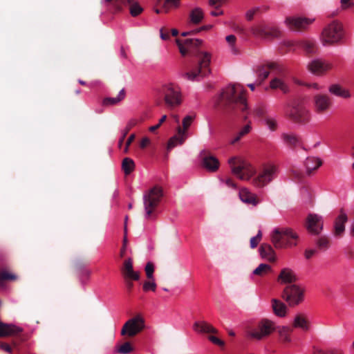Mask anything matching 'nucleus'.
<instances>
[{
	"mask_svg": "<svg viewBox=\"0 0 354 354\" xmlns=\"http://www.w3.org/2000/svg\"><path fill=\"white\" fill-rule=\"evenodd\" d=\"M328 91L330 94L342 97V98H349L351 95L350 91L348 88H346L338 84H333L330 85L328 88Z\"/></svg>",
	"mask_w": 354,
	"mask_h": 354,
	"instance_id": "nucleus-27",
	"label": "nucleus"
},
{
	"mask_svg": "<svg viewBox=\"0 0 354 354\" xmlns=\"http://www.w3.org/2000/svg\"><path fill=\"white\" fill-rule=\"evenodd\" d=\"M250 32L254 37L262 39H266L270 36L277 37L279 34V30L277 28L264 24H258L251 27Z\"/></svg>",
	"mask_w": 354,
	"mask_h": 354,
	"instance_id": "nucleus-16",
	"label": "nucleus"
},
{
	"mask_svg": "<svg viewBox=\"0 0 354 354\" xmlns=\"http://www.w3.org/2000/svg\"><path fill=\"white\" fill-rule=\"evenodd\" d=\"M22 331V328L12 324H5L0 321V337L17 335Z\"/></svg>",
	"mask_w": 354,
	"mask_h": 354,
	"instance_id": "nucleus-22",
	"label": "nucleus"
},
{
	"mask_svg": "<svg viewBox=\"0 0 354 354\" xmlns=\"http://www.w3.org/2000/svg\"><path fill=\"white\" fill-rule=\"evenodd\" d=\"M201 165L207 171L215 172L218 170L220 163L215 156H206L202 158Z\"/></svg>",
	"mask_w": 354,
	"mask_h": 354,
	"instance_id": "nucleus-23",
	"label": "nucleus"
},
{
	"mask_svg": "<svg viewBox=\"0 0 354 354\" xmlns=\"http://www.w3.org/2000/svg\"><path fill=\"white\" fill-rule=\"evenodd\" d=\"M322 217L316 214H309L307 217L306 227L308 231L313 234H318L323 229Z\"/></svg>",
	"mask_w": 354,
	"mask_h": 354,
	"instance_id": "nucleus-17",
	"label": "nucleus"
},
{
	"mask_svg": "<svg viewBox=\"0 0 354 354\" xmlns=\"http://www.w3.org/2000/svg\"><path fill=\"white\" fill-rule=\"evenodd\" d=\"M278 328V333L281 341L284 342H290L291 341L290 333L292 329L288 326H277Z\"/></svg>",
	"mask_w": 354,
	"mask_h": 354,
	"instance_id": "nucleus-34",
	"label": "nucleus"
},
{
	"mask_svg": "<svg viewBox=\"0 0 354 354\" xmlns=\"http://www.w3.org/2000/svg\"><path fill=\"white\" fill-rule=\"evenodd\" d=\"M296 280L297 277L295 272L290 268H282L277 277V281L281 284L292 283L296 281Z\"/></svg>",
	"mask_w": 354,
	"mask_h": 354,
	"instance_id": "nucleus-21",
	"label": "nucleus"
},
{
	"mask_svg": "<svg viewBox=\"0 0 354 354\" xmlns=\"http://www.w3.org/2000/svg\"><path fill=\"white\" fill-rule=\"evenodd\" d=\"M283 297L290 306H295L304 300V290L297 285H290L285 288Z\"/></svg>",
	"mask_w": 354,
	"mask_h": 354,
	"instance_id": "nucleus-12",
	"label": "nucleus"
},
{
	"mask_svg": "<svg viewBox=\"0 0 354 354\" xmlns=\"http://www.w3.org/2000/svg\"><path fill=\"white\" fill-rule=\"evenodd\" d=\"M342 10L348 9L354 6V0H340Z\"/></svg>",
	"mask_w": 354,
	"mask_h": 354,
	"instance_id": "nucleus-54",
	"label": "nucleus"
},
{
	"mask_svg": "<svg viewBox=\"0 0 354 354\" xmlns=\"http://www.w3.org/2000/svg\"><path fill=\"white\" fill-rule=\"evenodd\" d=\"M272 268L270 265L266 263H261L252 273V275H258L263 277L270 272Z\"/></svg>",
	"mask_w": 354,
	"mask_h": 354,
	"instance_id": "nucleus-41",
	"label": "nucleus"
},
{
	"mask_svg": "<svg viewBox=\"0 0 354 354\" xmlns=\"http://www.w3.org/2000/svg\"><path fill=\"white\" fill-rule=\"evenodd\" d=\"M160 37L162 40H167L169 38V35L167 33H164L162 28L160 30Z\"/></svg>",
	"mask_w": 354,
	"mask_h": 354,
	"instance_id": "nucleus-64",
	"label": "nucleus"
},
{
	"mask_svg": "<svg viewBox=\"0 0 354 354\" xmlns=\"http://www.w3.org/2000/svg\"><path fill=\"white\" fill-rule=\"evenodd\" d=\"M281 138L285 144L292 147L299 145L300 142L299 137L294 133H283Z\"/></svg>",
	"mask_w": 354,
	"mask_h": 354,
	"instance_id": "nucleus-32",
	"label": "nucleus"
},
{
	"mask_svg": "<svg viewBox=\"0 0 354 354\" xmlns=\"http://www.w3.org/2000/svg\"><path fill=\"white\" fill-rule=\"evenodd\" d=\"M190 21L194 24H199L204 17L203 10L200 8L193 9L189 15Z\"/></svg>",
	"mask_w": 354,
	"mask_h": 354,
	"instance_id": "nucleus-35",
	"label": "nucleus"
},
{
	"mask_svg": "<svg viewBox=\"0 0 354 354\" xmlns=\"http://www.w3.org/2000/svg\"><path fill=\"white\" fill-rule=\"evenodd\" d=\"M127 3L130 6L129 12L131 16L136 17L139 15L142 11V7L134 0H126Z\"/></svg>",
	"mask_w": 354,
	"mask_h": 354,
	"instance_id": "nucleus-43",
	"label": "nucleus"
},
{
	"mask_svg": "<svg viewBox=\"0 0 354 354\" xmlns=\"http://www.w3.org/2000/svg\"><path fill=\"white\" fill-rule=\"evenodd\" d=\"M232 173L241 180H249L256 173L255 167L246 160L234 156L228 160Z\"/></svg>",
	"mask_w": 354,
	"mask_h": 354,
	"instance_id": "nucleus-5",
	"label": "nucleus"
},
{
	"mask_svg": "<svg viewBox=\"0 0 354 354\" xmlns=\"http://www.w3.org/2000/svg\"><path fill=\"white\" fill-rule=\"evenodd\" d=\"M197 57L199 60L198 66L194 70L185 74L187 79L191 81H198L200 77H205L210 73L209 66L211 62V54L201 51L198 53Z\"/></svg>",
	"mask_w": 354,
	"mask_h": 354,
	"instance_id": "nucleus-6",
	"label": "nucleus"
},
{
	"mask_svg": "<svg viewBox=\"0 0 354 354\" xmlns=\"http://www.w3.org/2000/svg\"><path fill=\"white\" fill-rule=\"evenodd\" d=\"M0 348L8 353H10L12 352V348L10 346L6 343H3L0 344Z\"/></svg>",
	"mask_w": 354,
	"mask_h": 354,
	"instance_id": "nucleus-59",
	"label": "nucleus"
},
{
	"mask_svg": "<svg viewBox=\"0 0 354 354\" xmlns=\"http://www.w3.org/2000/svg\"><path fill=\"white\" fill-rule=\"evenodd\" d=\"M277 174L278 168L275 165L266 164L263 165L259 175L252 179V183L257 187H263L273 180Z\"/></svg>",
	"mask_w": 354,
	"mask_h": 354,
	"instance_id": "nucleus-8",
	"label": "nucleus"
},
{
	"mask_svg": "<svg viewBox=\"0 0 354 354\" xmlns=\"http://www.w3.org/2000/svg\"><path fill=\"white\" fill-rule=\"evenodd\" d=\"M90 271L86 268H81L79 270V277L82 282H83L84 279H87L90 275Z\"/></svg>",
	"mask_w": 354,
	"mask_h": 354,
	"instance_id": "nucleus-53",
	"label": "nucleus"
},
{
	"mask_svg": "<svg viewBox=\"0 0 354 354\" xmlns=\"http://www.w3.org/2000/svg\"><path fill=\"white\" fill-rule=\"evenodd\" d=\"M256 10V9H251L247 11V12L245 13V17L247 18L248 20H251L253 18Z\"/></svg>",
	"mask_w": 354,
	"mask_h": 354,
	"instance_id": "nucleus-60",
	"label": "nucleus"
},
{
	"mask_svg": "<svg viewBox=\"0 0 354 354\" xmlns=\"http://www.w3.org/2000/svg\"><path fill=\"white\" fill-rule=\"evenodd\" d=\"M125 97V91L124 89L122 88L118 93L117 97H106L103 104L104 105H114L122 101Z\"/></svg>",
	"mask_w": 354,
	"mask_h": 354,
	"instance_id": "nucleus-37",
	"label": "nucleus"
},
{
	"mask_svg": "<svg viewBox=\"0 0 354 354\" xmlns=\"http://www.w3.org/2000/svg\"><path fill=\"white\" fill-rule=\"evenodd\" d=\"M277 329L276 323L268 319L261 320L257 327L252 329L249 336L252 338L260 340L270 335Z\"/></svg>",
	"mask_w": 354,
	"mask_h": 354,
	"instance_id": "nucleus-9",
	"label": "nucleus"
},
{
	"mask_svg": "<svg viewBox=\"0 0 354 354\" xmlns=\"http://www.w3.org/2000/svg\"><path fill=\"white\" fill-rule=\"evenodd\" d=\"M261 236H262L261 231L259 230L257 234L251 238L250 247L252 248H254L258 245V244L261 239Z\"/></svg>",
	"mask_w": 354,
	"mask_h": 354,
	"instance_id": "nucleus-51",
	"label": "nucleus"
},
{
	"mask_svg": "<svg viewBox=\"0 0 354 354\" xmlns=\"http://www.w3.org/2000/svg\"><path fill=\"white\" fill-rule=\"evenodd\" d=\"M315 250L313 249L306 250L305 251V257L308 259L311 258L315 254Z\"/></svg>",
	"mask_w": 354,
	"mask_h": 354,
	"instance_id": "nucleus-62",
	"label": "nucleus"
},
{
	"mask_svg": "<svg viewBox=\"0 0 354 354\" xmlns=\"http://www.w3.org/2000/svg\"><path fill=\"white\" fill-rule=\"evenodd\" d=\"M239 196L243 203L248 205L256 206L259 203L255 194L251 192L249 189L246 187H243L239 190Z\"/></svg>",
	"mask_w": 354,
	"mask_h": 354,
	"instance_id": "nucleus-20",
	"label": "nucleus"
},
{
	"mask_svg": "<svg viewBox=\"0 0 354 354\" xmlns=\"http://www.w3.org/2000/svg\"><path fill=\"white\" fill-rule=\"evenodd\" d=\"M193 329L200 333H214L216 330L210 324L204 321L196 322L193 325Z\"/></svg>",
	"mask_w": 354,
	"mask_h": 354,
	"instance_id": "nucleus-29",
	"label": "nucleus"
},
{
	"mask_svg": "<svg viewBox=\"0 0 354 354\" xmlns=\"http://www.w3.org/2000/svg\"><path fill=\"white\" fill-rule=\"evenodd\" d=\"M304 165L307 174H310L322 165V161L319 157L308 156L306 158Z\"/></svg>",
	"mask_w": 354,
	"mask_h": 354,
	"instance_id": "nucleus-30",
	"label": "nucleus"
},
{
	"mask_svg": "<svg viewBox=\"0 0 354 354\" xmlns=\"http://www.w3.org/2000/svg\"><path fill=\"white\" fill-rule=\"evenodd\" d=\"M251 122H249L239 131L236 136L231 140V143L234 144L235 142H238L243 136L248 134L251 131Z\"/></svg>",
	"mask_w": 354,
	"mask_h": 354,
	"instance_id": "nucleus-42",
	"label": "nucleus"
},
{
	"mask_svg": "<svg viewBox=\"0 0 354 354\" xmlns=\"http://www.w3.org/2000/svg\"><path fill=\"white\" fill-rule=\"evenodd\" d=\"M270 86L271 88L276 89L279 88L283 93H288L289 88L288 85L279 78H274L270 81Z\"/></svg>",
	"mask_w": 354,
	"mask_h": 354,
	"instance_id": "nucleus-36",
	"label": "nucleus"
},
{
	"mask_svg": "<svg viewBox=\"0 0 354 354\" xmlns=\"http://www.w3.org/2000/svg\"><path fill=\"white\" fill-rule=\"evenodd\" d=\"M272 308L274 313L280 317H283L286 315L287 306L282 301L273 299H272Z\"/></svg>",
	"mask_w": 354,
	"mask_h": 354,
	"instance_id": "nucleus-31",
	"label": "nucleus"
},
{
	"mask_svg": "<svg viewBox=\"0 0 354 354\" xmlns=\"http://www.w3.org/2000/svg\"><path fill=\"white\" fill-rule=\"evenodd\" d=\"M316 243L319 249L326 250L328 248L329 241L326 237L322 236L317 240Z\"/></svg>",
	"mask_w": 354,
	"mask_h": 354,
	"instance_id": "nucleus-48",
	"label": "nucleus"
},
{
	"mask_svg": "<svg viewBox=\"0 0 354 354\" xmlns=\"http://www.w3.org/2000/svg\"><path fill=\"white\" fill-rule=\"evenodd\" d=\"M301 46L307 53L313 54L317 52L316 44L313 41H304Z\"/></svg>",
	"mask_w": 354,
	"mask_h": 354,
	"instance_id": "nucleus-46",
	"label": "nucleus"
},
{
	"mask_svg": "<svg viewBox=\"0 0 354 354\" xmlns=\"http://www.w3.org/2000/svg\"><path fill=\"white\" fill-rule=\"evenodd\" d=\"M179 51L183 56L186 55L192 48L200 46L203 40L199 39H187L182 42L180 39L176 40Z\"/></svg>",
	"mask_w": 354,
	"mask_h": 354,
	"instance_id": "nucleus-18",
	"label": "nucleus"
},
{
	"mask_svg": "<svg viewBox=\"0 0 354 354\" xmlns=\"http://www.w3.org/2000/svg\"><path fill=\"white\" fill-rule=\"evenodd\" d=\"M209 341H211L213 344L223 346L224 345V342L218 337L211 335L208 337Z\"/></svg>",
	"mask_w": 354,
	"mask_h": 354,
	"instance_id": "nucleus-55",
	"label": "nucleus"
},
{
	"mask_svg": "<svg viewBox=\"0 0 354 354\" xmlns=\"http://www.w3.org/2000/svg\"><path fill=\"white\" fill-rule=\"evenodd\" d=\"M149 142H150V140L148 138L145 137L140 141V147L141 148H145L149 144Z\"/></svg>",
	"mask_w": 354,
	"mask_h": 354,
	"instance_id": "nucleus-61",
	"label": "nucleus"
},
{
	"mask_svg": "<svg viewBox=\"0 0 354 354\" xmlns=\"http://www.w3.org/2000/svg\"><path fill=\"white\" fill-rule=\"evenodd\" d=\"M135 138V136L134 134H131L127 139V142H126V146H125V148H124V152H127L128 151V148H129V146L131 145V143L133 142V140H134Z\"/></svg>",
	"mask_w": 354,
	"mask_h": 354,
	"instance_id": "nucleus-58",
	"label": "nucleus"
},
{
	"mask_svg": "<svg viewBox=\"0 0 354 354\" xmlns=\"http://www.w3.org/2000/svg\"><path fill=\"white\" fill-rule=\"evenodd\" d=\"M313 354H328V351L326 352L318 347H314Z\"/></svg>",
	"mask_w": 354,
	"mask_h": 354,
	"instance_id": "nucleus-63",
	"label": "nucleus"
},
{
	"mask_svg": "<svg viewBox=\"0 0 354 354\" xmlns=\"http://www.w3.org/2000/svg\"><path fill=\"white\" fill-rule=\"evenodd\" d=\"M259 254L261 257L270 262L276 260V254L271 245L268 244H263L259 248Z\"/></svg>",
	"mask_w": 354,
	"mask_h": 354,
	"instance_id": "nucleus-28",
	"label": "nucleus"
},
{
	"mask_svg": "<svg viewBox=\"0 0 354 354\" xmlns=\"http://www.w3.org/2000/svg\"><path fill=\"white\" fill-rule=\"evenodd\" d=\"M151 281H145L143 283L142 288L143 290L147 292L149 290L155 291L156 289V283L155 282L154 279H150Z\"/></svg>",
	"mask_w": 354,
	"mask_h": 354,
	"instance_id": "nucleus-47",
	"label": "nucleus"
},
{
	"mask_svg": "<svg viewBox=\"0 0 354 354\" xmlns=\"http://www.w3.org/2000/svg\"><path fill=\"white\" fill-rule=\"evenodd\" d=\"M122 271L126 279H131L136 281L139 279L140 277L138 272H135L133 269V261L131 258H129L124 261V266Z\"/></svg>",
	"mask_w": 354,
	"mask_h": 354,
	"instance_id": "nucleus-25",
	"label": "nucleus"
},
{
	"mask_svg": "<svg viewBox=\"0 0 354 354\" xmlns=\"http://www.w3.org/2000/svg\"><path fill=\"white\" fill-rule=\"evenodd\" d=\"M153 271H154V266L152 263L148 262L145 266V272L147 277L149 279H154L153 278Z\"/></svg>",
	"mask_w": 354,
	"mask_h": 354,
	"instance_id": "nucleus-52",
	"label": "nucleus"
},
{
	"mask_svg": "<svg viewBox=\"0 0 354 354\" xmlns=\"http://www.w3.org/2000/svg\"><path fill=\"white\" fill-rule=\"evenodd\" d=\"M145 328V320L140 315H137L129 319L121 330L122 335L133 337L142 330Z\"/></svg>",
	"mask_w": 354,
	"mask_h": 354,
	"instance_id": "nucleus-11",
	"label": "nucleus"
},
{
	"mask_svg": "<svg viewBox=\"0 0 354 354\" xmlns=\"http://www.w3.org/2000/svg\"><path fill=\"white\" fill-rule=\"evenodd\" d=\"M328 354H344V351L340 347H333L328 350Z\"/></svg>",
	"mask_w": 354,
	"mask_h": 354,
	"instance_id": "nucleus-56",
	"label": "nucleus"
},
{
	"mask_svg": "<svg viewBox=\"0 0 354 354\" xmlns=\"http://www.w3.org/2000/svg\"><path fill=\"white\" fill-rule=\"evenodd\" d=\"M344 36V30L342 24L337 21H333L323 29L320 41L324 46H333L339 43Z\"/></svg>",
	"mask_w": 354,
	"mask_h": 354,
	"instance_id": "nucleus-4",
	"label": "nucleus"
},
{
	"mask_svg": "<svg viewBox=\"0 0 354 354\" xmlns=\"http://www.w3.org/2000/svg\"><path fill=\"white\" fill-rule=\"evenodd\" d=\"M246 90L240 84H230L226 86L220 94V100L225 101L233 109H237L242 112L248 109L245 97Z\"/></svg>",
	"mask_w": 354,
	"mask_h": 354,
	"instance_id": "nucleus-1",
	"label": "nucleus"
},
{
	"mask_svg": "<svg viewBox=\"0 0 354 354\" xmlns=\"http://www.w3.org/2000/svg\"><path fill=\"white\" fill-rule=\"evenodd\" d=\"M132 351V347L129 342H125L118 348V352L121 354H128Z\"/></svg>",
	"mask_w": 354,
	"mask_h": 354,
	"instance_id": "nucleus-49",
	"label": "nucleus"
},
{
	"mask_svg": "<svg viewBox=\"0 0 354 354\" xmlns=\"http://www.w3.org/2000/svg\"><path fill=\"white\" fill-rule=\"evenodd\" d=\"M225 184L228 187H230V188H232V189H236V185L232 181V179L230 178H227L225 181H224Z\"/></svg>",
	"mask_w": 354,
	"mask_h": 354,
	"instance_id": "nucleus-57",
	"label": "nucleus"
},
{
	"mask_svg": "<svg viewBox=\"0 0 354 354\" xmlns=\"http://www.w3.org/2000/svg\"><path fill=\"white\" fill-rule=\"evenodd\" d=\"M163 196L160 186L156 185L143 193L144 218L147 221H155L157 218L156 208Z\"/></svg>",
	"mask_w": 354,
	"mask_h": 354,
	"instance_id": "nucleus-2",
	"label": "nucleus"
},
{
	"mask_svg": "<svg viewBox=\"0 0 354 354\" xmlns=\"http://www.w3.org/2000/svg\"><path fill=\"white\" fill-rule=\"evenodd\" d=\"M164 99L167 106L173 108L179 106L182 102V95L180 88L174 84H167L162 88Z\"/></svg>",
	"mask_w": 354,
	"mask_h": 354,
	"instance_id": "nucleus-10",
	"label": "nucleus"
},
{
	"mask_svg": "<svg viewBox=\"0 0 354 354\" xmlns=\"http://www.w3.org/2000/svg\"><path fill=\"white\" fill-rule=\"evenodd\" d=\"M262 123L266 125L271 131H274L277 127V121L276 116L268 115L266 116L263 120Z\"/></svg>",
	"mask_w": 354,
	"mask_h": 354,
	"instance_id": "nucleus-40",
	"label": "nucleus"
},
{
	"mask_svg": "<svg viewBox=\"0 0 354 354\" xmlns=\"http://www.w3.org/2000/svg\"><path fill=\"white\" fill-rule=\"evenodd\" d=\"M285 113L290 120L301 124L310 120V111L302 102L294 101L288 104Z\"/></svg>",
	"mask_w": 354,
	"mask_h": 354,
	"instance_id": "nucleus-7",
	"label": "nucleus"
},
{
	"mask_svg": "<svg viewBox=\"0 0 354 354\" xmlns=\"http://www.w3.org/2000/svg\"><path fill=\"white\" fill-rule=\"evenodd\" d=\"M254 117L262 118L268 113V107L263 104H257L252 109Z\"/></svg>",
	"mask_w": 354,
	"mask_h": 354,
	"instance_id": "nucleus-39",
	"label": "nucleus"
},
{
	"mask_svg": "<svg viewBox=\"0 0 354 354\" xmlns=\"http://www.w3.org/2000/svg\"><path fill=\"white\" fill-rule=\"evenodd\" d=\"M307 68L313 75L322 76L333 68V64L324 59L315 58L308 63Z\"/></svg>",
	"mask_w": 354,
	"mask_h": 354,
	"instance_id": "nucleus-13",
	"label": "nucleus"
},
{
	"mask_svg": "<svg viewBox=\"0 0 354 354\" xmlns=\"http://www.w3.org/2000/svg\"><path fill=\"white\" fill-rule=\"evenodd\" d=\"M278 67V65L276 63L273 62L268 63L266 66H258L255 70V73L258 77V80L260 82L263 81L268 77L270 74L269 70L277 69Z\"/></svg>",
	"mask_w": 354,
	"mask_h": 354,
	"instance_id": "nucleus-26",
	"label": "nucleus"
},
{
	"mask_svg": "<svg viewBox=\"0 0 354 354\" xmlns=\"http://www.w3.org/2000/svg\"><path fill=\"white\" fill-rule=\"evenodd\" d=\"M298 238V234L288 227L274 228L271 234V241L276 248L295 247Z\"/></svg>",
	"mask_w": 354,
	"mask_h": 354,
	"instance_id": "nucleus-3",
	"label": "nucleus"
},
{
	"mask_svg": "<svg viewBox=\"0 0 354 354\" xmlns=\"http://www.w3.org/2000/svg\"><path fill=\"white\" fill-rule=\"evenodd\" d=\"M348 221V217L345 212L340 211L335 218L333 223V234L336 236H342L345 231V224Z\"/></svg>",
	"mask_w": 354,
	"mask_h": 354,
	"instance_id": "nucleus-19",
	"label": "nucleus"
},
{
	"mask_svg": "<svg viewBox=\"0 0 354 354\" xmlns=\"http://www.w3.org/2000/svg\"><path fill=\"white\" fill-rule=\"evenodd\" d=\"M313 106L317 113H325L332 106V100L326 94H317L313 97Z\"/></svg>",
	"mask_w": 354,
	"mask_h": 354,
	"instance_id": "nucleus-15",
	"label": "nucleus"
},
{
	"mask_svg": "<svg viewBox=\"0 0 354 354\" xmlns=\"http://www.w3.org/2000/svg\"><path fill=\"white\" fill-rule=\"evenodd\" d=\"M135 164L132 159L125 158L122 160V168L125 174H129L134 169Z\"/></svg>",
	"mask_w": 354,
	"mask_h": 354,
	"instance_id": "nucleus-45",
	"label": "nucleus"
},
{
	"mask_svg": "<svg viewBox=\"0 0 354 354\" xmlns=\"http://www.w3.org/2000/svg\"><path fill=\"white\" fill-rule=\"evenodd\" d=\"M194 119V115L185 116L183 120V128L182 129H185V131L186 132V130L190 127Z\"/></svg>",
	"mask_w": 354,
	"mask_h": 354,
	"instance_id": "nucleus-50",
	"label": "nucleus"
},
{
	"mask_svg": "<svg viewBox=\"0 0 354 354\" xmlns=\"http://www.w3.org/2000/svg\"><path fill=\"white\" fill-rule=\"evenodd\" d=\"M17 279V276L12 272L7 270H2L0 272V287H4L5 281H15Z\"/></svg>",
	"mask_w": 354,
	"mask_h": 354,
	"instance_id": "nucleus-38",
	"label": "nucleus"
},
{
	"mask_svg": "<svg viewBox=\"0 0 354 354\" xmlns=\"http://www.w3.org/2000/svg\"><path fill=\"white\" fill-rule=\"evenodd\" d=\"M225 40L231 53L233 55H238L239 50L235 45L236 41V37L234 35H230L225 37Z\"/></svg>",
	"mask_w": 354,
	"mask_h": 354,
	"instance_id": "nucleus-44",
	"label": "nucleus"
},
{
	"mask_svg": "<svg viewBox=\"0 0 354 354\" xmlns=\"http://www.w3.org/2000/svg\"><path fill=\"white\" fill-rule=\"evenodd\" d=\"M315 21V18L290 17L286 18L285 24L293 31H299L308 28Z\"/></svg>",
	"mask_w": 354,
	"mask_h": 354,
	"instance_id": "nucleus-14",
	"label": "nucleus"
},
{
	"mask_svg": "<svg viewBox=\"0 0 354 354\" xmlns=\"http://www.w3.org/2000/svg\"><path fill=\"white\" fill-rule=\"evenodd\" d=\"M293 326L295 328H300L304 331L309 329L308 323L303 315H297L295 316L293 322Z\"/></svg>",
	"mask_w": 354,
	"mask_h": 354,
	"instance_id": "nucleus-33",
	"label": "nucleus"
},
{
	"mask_svg": "<svg viewBox=\"0 0 354 354\" xmlns=\"http://www.w3.org/2000/svg\"><path fill=\"white\" fill-rule=\"evenodd\" d=\"M187 138V133L185 129L178 127L177 135L171 137L167 144V149L171 150L174 147L182 145Z\"/></svg>",
	"mask_w": 354,
	"mask_h": 354,
	"instance_id": "nucleus-24",
	"label": "nucleus"
}]
</instances>
